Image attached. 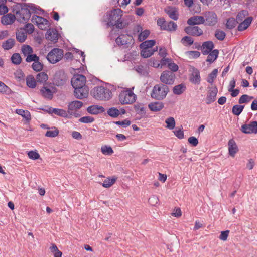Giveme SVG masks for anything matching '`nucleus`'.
<instances>
[{
  "mask_svg": "<svg viewBox=\"0 0 257 257\" xmlns=\"http://www.w3.org/2000/svg\"><path fill=\"white\" fill-rule=\"evenodd\" d=\"M191 74L189 77L190 81L194 84L198 85L200 83L201 77L199 71L194 67H191L190 70Z\"/></svg>",
  "mask_w": 257,
  "mask_h": 257,
  "instance_id": "obj_15",
  "label": "nucleus"
},
{
  "mask_svg": "<svg viewBox=\"0 0 257 257\" xmlns=\"http://www.w3.org/2000/svg\"><path fill=\"white\" fill-rule=\"evenodd\" d=\"M252 20L251 17H248L244 19L243 21L240 22V23L238 25L237 30L239 31H242L246 29L251 24Z\"/></svg>",
  "mask_w": 257,
  "mask_h": 257,
  "instance_id": "obj_26",
  "label": "nucleus"
},
{
  "mask_svg": "<svg viewBox=\"0 0 257 257\" xmlns=\"http://www.w3.org/2000/svg\"><path fill=\"white\" fill-rule=\"evenodd\" d=\"M229 233V230H225L223 231H221V233L219 235V238L223 241H225L227 240V237L228 236Z\"/></svg>",
  "mask_w": 257,
  "mask_h": 257,
  "instance_id": "obj_62",
  "label": "nucleus"
},
{
  "mask_svg": "<svg viewBox=\"0 0 257 257\" xmlns=\"http://www.w3.org/2000/svg\"><path fill=\"white\" fill-rule=\"evenodd\" d=\"M218 54L219 51L217 49L213 50L208 54L206 61L210 63L213 62L218 57Z\"/></svg>",
  "mask_w": 257,
  "mask_h": 257,
  "instance_id": "obj_32",
  "label": "nucleus"
},
{
  "mask_svg": "<svg viewBox=\"0 0 257 257\" xmlns=\"http://www.w3.org/2000/svg\"><path fill=\"white\" fill-rule=\"evenodd\" d=\"M218 73L217 69H214L211 73H210L207 77V81L211 84H212L214 79L216 78Z\"/></svg>",
  "mask_w": 257,
  "mask_h": 257,
  "instance_id": "obj_44",
  "label": "nucleus"
},
{
  "mask_svg": "<svg viewBox=\"0 0 257 257\" xmlns=\"http://www.w3.org/2000/svg\"><path fill=\"white\" fill-rule=\"evenodd\" d=\"M164 11L171 19L175 21L178 20L179 13L176 8L168 6L165 8Z\"/></svg>",
  "mask_w": 257,
  "mask_h": 257,
  "instance_id": "obj_19",
  "label": "nucleus"
},
{
  "mask_svg": "<svg viewBox=\"0 0 257 257\" xmlns=\"http://www.w3.org/2000/svg\"><path fill=\"white\" fill-rule=\"evenodd\" d=\"M22 52L23 54L25 56L32 54L33 52V49L29 45H24L22 47Z\"/></svg>",
  "mask_w": 257,
  "mask_h": 257,
  "instance_id": "obj_52",
  "label": "nucleus"
},
{
  "mask_svg": "<svg viewBox=\"0 0 257 257\" xmlns=\"http://www.w3.org/2000/svg\"><path fill=\"white\" fill-rule=\"evenodd\" d=\"M240 130L244 134H256L257 121H253L250 122L249 124H243Z\"/></svg>",
  "mask_w": 257,
  "mask_h": 257,
  "instance_id": "obj_13",
  "label": "nucleus"
},
{
  "mask_svg": "<svg viewBox=\"0 0 257 257\" xmlns=\"http://www.w3.org/2000/svg\"><path fill=\"white\" fill-rule=\"evenodd\" d=\"M141 55L144 58H147L152 56L154 53L157 50V47L154 49H148L144 48H141Z\"/></svg>",
  "mask_w": 257,
  "mask_h": 257,
  "instance_id": "obj_29",
  "label": "nucleus"
},
{
  "mask_svg": "<svg viewBox=\"0 0 257 257\" xmlns=\"http://www.w3.org/2000/svg\"><path fill=\"white\" fill-rule=\"evenodd\" d=\"M58 34L55 29H49L46 33V38L52 41H57L58 39Z\"/></svg>",
  "mask_w": 257,
  "mask_h": 257,
  "instance_id": "obj_27",
  "label": "nucleus"
},
{
  "mask_svg": "<svg viewBox=\"0 0 257 257\" xmlns=\"http://www.w3.org/2000/svg\"><path fill=\"white\" fill-rule=\"evenodd\" d=\"M16 112L18 114L23 116L28 121H29L31 119L30 113L28 110H24L22 109H17L16 110Z\"/></svg>",
  "mask_w": 257,
  "mask_h": 257,
  "instance_id": "obj_38",
  "label": "nucleus"
},
{
  "mask_svg": "<svg viewBox=\"0 0 257 257\" xmlns=\"http://www.w3.org/2000/svg\"><path fill=\"white\" fill-rule=\"evenodd\" d=\"M119 100L121 104H132L136 100V95L130 90L122 91L119 95Z\"/></svg>",
  "mask_w": 257,
  "mask_h": 257,
  "instance_id": "obj_5",
  "label": "nucleus"
},
{
  "mask_svg": "<svg viewBox=\"0 0 257 257\" xmlns=\"http://www.w3.org/2000/svg\"><path fill=\"white\" fill-rule=\"evenodd\" d=\"M169 92V89L167 85L163 83L156 84L151 93V97L157 100H162L166 98Z\"/></svg>",
  "mask_w": 257,
  "mask_h": 257,
  "instance_id": "obj_3",
  "label": "nucleus"
},
{
  "mask_svg": "<svg viewBox=\"0 0 257 257\" xmlns=\"http://www.w3.org/2000/svg\"><path fill=\"white\" fill-rule=\"evenodd\" d=\"M86 78L84 75L78 74L74 75L71 79V84L73 88L86 86Z\"/></svg>",
  "mask_w": 257,
  "mask_h": 257,
  "instance_id": "obj_12",
  "label": "nucleus"
},
{
  "mask_svg": "<svg viewBox=\"0 0 257 257\" xmlns=\"http://www.w3.org/2000/svg\"><path fill=\"white\" fill-rule=\"evenodd\" d=\"M15 44V40L13 38H9L3 42L2 47L5 50H9L12 48Z\"/></svg>",
  "mask_w": 257,
  "mask_h": 257,
  "instance_id": "obj_31",
  "label": "nucleus"
},
{
  "mask_svg": "<svg viewBox=\"0 0 257 257\" xmlns=\"http://www.w3.org/2000/svg\"><path fill=\"white\" fill-rule=\"evenodd\" d=\"M36 80L37 82L43 83L46 82L48 79V76L47 74L44 72H40L36 75Z\"/></svg>",
  "mask_w": 257,
  "mask_h": 257,
  "instance_id": "obj_36",
  "label": "nucleus"
},
{
  "mask_svg": "<svg viewBox=\"0 0 257 257\" xmlns=\"http://www.w3.org/2000/svg\"><path fill=\"white\" fill-rule=\"evenodd\" d=\"M150 34L149 30H145L141 32L138 36V40L140 42L145 40Z\"/></svg>",
  "mask_w": 257,
  "mask_h": 257,
  "instance_id": "obj_54",
  "label": "nucleus"
},
{
  "mask_svg": "<svg viewBox=\"0 0 257 257\" xmlns=\"http://www.w3.org/2000/svg\"><path fill=\"white\" fill-rule=\"evenodd\" d=\"M87 110L88 113L96 115L104 112L105 111V109L101 106L93 105L89 106L87 108Z\"/></svg>",
  "mask_w": 257,
  "mask_h": 257,
  "instance_id": "obj_24",
  "label": "nucleus"
},
{
  "mask_svg": "<svg viewBox=\"0 0 257 257\" xmlns=\"http://www.w3.org/2000/svg\"><path fill=\"white\" fill-rule=\"evenodd\" d=\"M237 23H238V22L234 18H229L227 20L225 25L226 27L228 29L231 30L235 27Z\"/></svg>",
  "mask_w": 257,
  "mask_h": 257,
  "instance_id": "obj_39",
  "label": "nucleus"
},
{
  "mask_svg": "<svg viewBox=\"0 0 257 257\" xmlns=\"http://www.w3.org/2000/svg\"><path fill=\"white\" fill-rule=\"evenodd\" d=\"M31 21L35 24H36L39 29L41 30L45 29L47 27H49L50 23L48 20L42 17L35 15L32 18Z\"/></svg>",
  "mask_w": 257,
  "mask_h": 257,
  "instance_id": "obj_10",
  "label": "nucleus"
},
{
  "mask_svg": "<svg viewBox=\"0 0 257 257\" xmlns=\"http://www.w3.org/2000/svg\"><path fill=\"white\" fill-rule=\"evenodd\" d=\"M117 177L115 176H113L112 177H108L102 183V186L105 188H109L115 183Z\"/></svg>",
  "mask_w": 257,
  "mask_h": 257,
  "instance_id": "obj_35",
  "label": "nucleus"
},
{
  "mask_svg": "<svg viewBox=\"0 0 257 257\" xmlns=\"http://www.w3.org/2000/svg\"><path fill=\"white\" fill-rule=\"evenodd\" d=\"M129 35L121 34L115 40V42L118 45H124L129 43V38H131Z\"/></svg>",
  "mask_w": 257,
  "mask_h": 257,
  "instance_id": "obj_28",
  "label": "nucleus"
},
{
  "mask_svg": "<svg viewBox=\"0 0 257 257\" xmlns=\"http://www.w3.org/2000/svg\"><path fill=\"white\" fill-rule=\"evenodd\" d=\"M16 39L20 43L24 42L27 38V34L22 31H18L16 34Z\"/></svg>",
  "mask_w": 257,
  "mask_h": 257,
  "instance_id": "obj_45",
  "label": "nucleus"
},
{
  "mask_svg": "<svg viewBox=\"0 0 257 257\" xmlns=\"http://www.w3.org/2000/svg\"><path fill=\"white\" fill-rule=\"evenodd\" d=\"M159 54L161 57H163L160 61L162 65H166V62L170 61V59L165 58L167 54L165 49L162 48H160Z\"/></svg>",
  "mask_w": 257,
  "mask_h": 257,
  "instance_id": "obj_33",
  "label": "nucleus"
},
{
  "mask_svg": "<svg viewBox=\"0 0 257 257\" xmlns=\"http://www.w3.org/2000/svg\"><path fill=\"white\" fill-rule=\"evenodd\" d=\"M167 124L166 127L169 130H173L175 126V121L173 117H169L165 120Z\"/></svg>",
  "mask_w": 257,
  "mask_h": 257,
  "instance_id": "obj_49",
  "label": "nucleus"
},
{
  "mask_svg": "<svg viewBox=\"0 0 257 257\" xmlns=\"http://www.w3.org/2000/svg\"><path fill=\"white\" fill-rule=\"evenodd\" d=\"M19 14L24 15V16H21L18 19V21L21 23L27 22L31 17L30 11L27 8H22L21 10H19Z\"/></svg>",
  "mask_w": 257,
  "mask_h": 257,
  "instance_id": "obj_21",
  "label": "nucleus"
},
{
  "mask_svg": "<svg viewBox=\"0 0 257 257\" xmlns=\"http://www.w3.org/2000/svg\"><path fill=\"white\" fill-rule=\"evenodd\" d=\"M25 30L29 34H32L34 30V26L31 23H28L25 25Z\"/></svg>",
  "mask_w": 257,
  "mask_h": 257,
  "instance_id": "obj_64",
  "label": "nucleus"
},
{
  "mask_svg": "<svg viewBox=\"0 0 257 257\" xmlns=\"http://www.w3.org/2000/svg\"><path fill=\"white\" fill-rule=\"evenodd\" d=\"M218 92V89L216 86L208 87V92L206 98V103L207 104H210L216 100V95Z\"/></svg>",
  "mask_w": 257,
  "mask_h": 257,
  "instance_id": "obj_14",
  "label": "nucleus"
},
{
  "mask_svg": "<svg viewBox=\"0 0 257 257\" xmlns=\"http://www.w3.org/2000/svg\"><path fill=\"white\" fill-rule=\"evenodd\" d=\"M16 19V17L11 13L4 15L1 18V22L4 25H11L13 24Z\"/></svg>",
  "mask_w": 257,
  "mask_h": 257,
  "instance_id": "obj_23",
  "label": "nucleus"
},
{
  "mask_svg": "<svg viewBox=\"0 0 257 257\" xmlns=\"http://www.w3.org/2000/svg\"><path fill=\"white\" fill-rule=\"evenodd\" d=\"M244 108V105H235L232 107V112L233 114L238 116L242 112Z\"/></svg>",
  "mask_w": 257,
  "mask_h": 257,
  "instance_id": "obj_42",
  "label": "nucleus"
},
{
  "mask_svg": "<svg viewBox=\"0 0 257 257\" xmlns=\"http://www.w3.org/2000/svg\"><path fill=\"white\" fill-rule=\"evenodd\" d=\"M36 79L32 75H29L26 78L27 85L31 88H34L36 86Z\"/></svg>",
  "mask_w": 257,
  "mask_h": 257,
  "instance_id": "obj_37",
  "label": "nucleus"
},
{
  "mask_svg": "<svg viewBox=\"0 0 257 257\" xmlns=\"http://www.w3.org/2000/svg\"><path fill=\"white\" fill-rule=\"evenodd\" d=\"M155 41L154 40H146L142 42L140 45V48H144L148 49H151L152 47L155 44Z\"/></svg>",
  "mask_w": 257,
  "mask_h": 257,
  "instance_id": "obj_43",
  "label": "nucleus"
},
{
  "mask_svg": "<svg viewBox=\"0 0 257 257\" xmlns=\"http://www.w3.org/2000/svg\"><path fill=\"white\" fill-rule=\"evenodd\" d=\"M0 93L9 95L12 93V91L4 82L0 81Z\"/></svg>",
  "mask_w": 257,
  "mask_h": 257,
  "instance_id": "obj_40",
  "label": "nucleus"
},
{
  "mask_svg": "<svg viewBox=\"0 0 257 257\" xmlns=\"http://www.w3.org/2000/svg\"><path fill=\"white\" fill-rule=\"evenodd\" d=\"M205 19V25L213 26L216 25L218 18L216 13L213 11H206L203 13Z\"/></svg>",
  "mask_w": 257,
  "mask_h": 257,
  "instance_id": "obj_7",
  "label": "nucleus"
},
{
  "mask_svg": "<svg viewBox=\"0 0 257 257\" xmlns=\"http://www.w3.org/2000/svg\"><path fill=\"white\" fill-rule=\"evenodd\" d=\"M52 111L51 112H53V113L61 116L63 117H67L68 116L67 112L64 109H58V108H54L51 109Z\"/></svg>",
  "mask_w": 257,
  "mask_h": 257,
  "instance_id": "obj_46",
  "label": "nucleus"
},
{
  "mask_svg": "<svg viewBox=\"0 0 257 257\" xmlns=\"http://www.w3.org/2000/svg\"><path fill=\"white\" fill-rule=\"evenodd\" d=\"M74 96L77 99H82L88 97L89 94V88L87 86L75 87Z\"/></svg>",
  "mask_w": 257,
  "mask_h": 257,
  "instance_id": "obj_11",
  "label": "nucleus"
},
{
  "mask_svg": "<svg viewBox=\"0 0 257 257\" xmlns=\"http://www.w3.org/2000/svg\"><path fill=\"white\" fill-rule=\"evenodd\" d=\"M148 107L152 111H159L164 107V104L160 101L152 102L148 105Z\"/></svg>",
  "mask_w": 257,
  "mask_h": 257,
  "instance_id": "obj_30",
  "label": "nucleus"
},
{
  "mask_svg": "<svg viewBox=\"0 0 257 257\" xmlns=\"http://www.w3.org/2000/svg\"><path fill=\"white\" fill-rule=\"evenodd\" d=\"M167 64L168 67L169 69L171 70L172 72H176L178 70V66L177 64H176L174 62H171V60L170 59V62H166V64Z\"/></svg>",
  "mask_w": 257,
  "mask_h": 257,
  "instance_id": "obj_60",
  "label": "nucleus"
},
{
  "mask_svg": "<svg viewBox=\"0 0 257 257\" xmlns=\"http://www.w3.org/2000/svg\"><path fill=\"white\" fill-rule=\"evenodd\" d=\"M79 120L82 123H89L93 122L94 121V118L90 116H86L82 117Z\"/></svg>",
  "mask_w": 257,
  "mask_h": 257,
  "instance_id": "obj_59",
  "label": "nucleus"
},
{
  "mask_svg": "<svg viewBox=\"0 0 257 257\" xmlns=\"http://www.w3.org/2000/svg\"><path fill=\"white\" fill-rule=\"evenodd\" d=\"M228 151L229 154L232 156L234 157L235 154L238 151V147L236 145V144L235 141L233 139H230L228 143Z\"/></svg>",
  "mask_w": 257,
  "mask_h": 257,
  "instance_id": "obj_25",
  "label": "nucleus"
},
{
  "mask_svg": "<svg viewBox=\"0 0 257 257\" xmlns=\"http://www.w3.org/2000/svg\"><path fill=\"white\" fill-rule=\"evenodd\" d=\"M214 45L212 41H206L202 44L201 50L203 55H206L208 54L210 52H212Z\"/></svg>",
  "mask_w": 257,
  "mask_h": 257,
  "instance_id": "obj_22",
  "label": "nucleus"
},
{
  "mask_svg": "<svg viewBox=\"0 0 257 257\" xmlns=\"http://www.w3.org/2000/svg\"><path fill=\"white\" fill-rule=\"evenodd\" d=\"M189 25L195 26L205 23L204 17L201 16H194L190 17L187 21Z\"/></svg>",
  "mask_w": 257,
  "mask_h": 257,
  "instance_id": "obj_20",
  "label": "nucleus"
},
{
  "mask_svg": "<svg viewBox=\"0 0 257 257\" xmlns=\"http://www.w3.org/2000/svg\"><path fill=\"white\" fill-rule=\"evenodd\" d=\"M249 96L247 94L242 95L238 100V103L239 104H242L245 103H247L249 101V99H248Z\"/></svg>",
  "mask_w": 257,
  "mask_h": 257,
  "instance_id": "obj_63",
  "label": "nucleus"
},
{
  "mask_svg": "<svg viewBox=\"0 0 257 257\" xmlns=\"http://www.w3.org/2000/svg\"><path fill=\"white\" fill-rule=\"evenodd\" d=\"M83 105V103L80 101L75 100L72 101L68 105V112L70 115H75V111L79 109Z\"/></svg>",
  "mask_w": 257,
  "mask_h": 257,
  "instance_id": "obj_18",
  "label": "nucleus"
},
{
  "mask_svg": "<svg viewBox=\"0 0 257 257\" xmlns=\"http://www.w3.org/2000/svg\"><path fill=\"white\" fill-rule=\"evenodd\" d=\"M51 128L53 130L46 132L45 134L46 137L53 138L58 135L59 131L56 127H52Z\"/></svg>",
  "mask_w": 257,
  "mask_h": 257,
  "instance_id": "obj_50",
  "label": "nucleus"
},
{
  "mask_svg": "<svg viewBox=\"0 0 257 257\" xmlns=\"http://www.w3.org/2000/svg\"><path fill=\"white\" fill-rule=\"evenodd\" d=\"M194 40L190 36H186L183 37L181 40V42L184 46L191 45L193 44Z\"/></svg>",
  "mask_w": 257,
  "mask_h": 257,
  "instance_id": "obj_47",
  "label": "nucleus"
},
{
  "mask_svg": "<svg viewBox=\"0 0 257 257\" xmlns=\"http://www.w3.org/2000/svg\"><path fill=\"white\" fill-rule=\"evenodd\" d=\"M38 60H39V57L37 56L36 54H32V53L27 56L26 58V61L27 62H30L32 61L35 62Z\"/></svg>",
  "mask_w": 257,
  "mask_h": 257,
  "instance_id": "obj_57",
  "label": "nucleus"
},
{
  "mask_svg": "<svg viewBox=\"0 0 257 257\" xmlns=\"http://www.w3.org/2000/svg\"><path fill=\"white\" fill-rule=\"evenodd\" d=\"M101 152L103 154L111 155L113 150L111 147L104 145L101 147Z\"/></svg>",
  "mask_w": 257,
  "mask_h": 257,
  "instance_id": "obj_55",
  "label": "nucleus"
},
{
  "mask_svg": "<svg viewBox=\"0 0 257 257\" xmlns=\"http://www.w3.org/2000/svg\"><path fill=\"white\" fill-rule=\"evenodd\" d=\"M12 62L16 65L20 64L22 61V58L19 53H14L11 57Z\"/></svg>",
  "mask_w": 257,
  "mask_h": 257,
  "instance_id": "obj_53",
  "label": "nucleus"
},
{
  "mask_svg": "<svg viewBox=\"0 0 257 257\" xmlns=\"http://www.w3.org/2000/svg\"><path fill=\"white\" fill-rule=\"evenodd\" d=\"M247 14V12L245 10H242L239 12L236 16V20L238 22V23H239L240 22H241L243 21V20L244 19L245 16Z\"/></svg>",
  "mask_w": 257,
  "mask_h": 257,
  "instance_id": "obj_56",
  "label": "nucleus"
},
{
  "mask_svg": "<svg viewBox=\"0 0 257 257\" xmlns=\"http://www.w3.org/2000/svg\"><path fill=\"white\" fill-rule=\"evenodd\" d=\"M40 92L43 97L51 100L53 97V94L56 93V88L54 87L49 88L47 86H43L41 88Z\"/></svg>",
  "mask_w": 257,
  "mask_h": 257,
  "instance_id": "obj_17",
  "label": "nucleus"
},
{
  "mask_svg": "<svg viewBox=\"0 0 257 257\" xmlns=\"http://www.w3.org/2000/svg\"><path fill=\"white\" fill-rule=\"evenodd\" d=\"M32 67L35 71L39 72L43 69L44 65L42 63L40 62L39 60H38L33 63Z\"/></svg>",
  "mask_w": 257,
  "mask_h": 257,
  "instance_id": "obj_48",
  "label": "nucleus"
},
{
  "mask_svg": "<svg viewBox=\"0 0 257 257\" xmlns=\"http://www.w3.org/2000/svg\"><path fill=\"white\" fill-rule=\"evenodd\" d=\"M123 11L119 8L113 9L107 13V25L114 26L119 29H123L125 25L123 23L121 18Z\"/></svg>",
  "mask_w": 257,
  "mask_h": 257,
  "instance_id": "obj_1",
  "label": "nucleus"
},
{
  "mask_svg": "<svg viewBox=\"0 0 257 257\" xmlns=\"http://www.w3.org/2000/svg\"><path fill=\"white\" fill-rule=\"evenodd\" d=\"M114 123L118 125H120L123 128H126L127 127V126H128L131 122V121L126 119H124V120L123 121H115L114 122Z\"/></svg>",
  "mask_w": 257,
  "mask_h": 257,
  "instance_id": "obj_58",
  "label": "nucleus"
},
{
  "mask_svg": "<svg viewBox=\"0 0 257 257\" xmlns=\"http://www.w3.org/2000/svg\"><path fill=\"white\" fill-rule=\"evenodd\" d=\"M157 25L161 30L168 31H175L177 28V25L173 21L167 22L164 18H160L157 20Z\"/></svg>",
  "mask_w": 257,
  "mask_h": 257,
  "instance_id": "obj_6",
  "label": "nucleus"
},
{
  "mask_svg": "<svg viewBox=\"0 0 257 257\" xmlns=\"http://www.w3.org/2000/svg\"><path fill=\"white\" fill-rule=\"evenodd\" d=\"M107 114L112 117L116 118L120 114V112L117 108L111 107L107 110Z\"/></svg>",
  "mask_w": 257,
  "mask_h": 257,
  "instance_id": "obj_41",
  "label": "nucleus"
},
{
  "mask_svg": "<svg viewBox=\"0 0 257 257\" xmlns=\"http://www.w3.org/2000/svg\"><path fill=\"white\" fill-rule=\"evenodd\" d=\"M63 57V51L62 49L54 48L48 53L47 59L50 63L55 64L61 60Z\"/></svg>",
  "mask_w": 257,
  "mask_h": 257,
  "instance_id": "obj_4",
  "label": "nucleus"
},
{
  "mask_svg": "<svg viewBox=\"0 0 257 257\" xmlns=\"http://www.w3.org/2000/svg\"><path fill=\"white\" fill-rule=\"evenodd\" d=\"M67 81L66 74L64 71L60 70L56 72L53 79V83L57 86L64 85Z\"/></svg>",
  "mask_w": 257,
  "mask_h": 257,
  "instance_id": "obj_9",
  "label": "nucleus"
},
{
  "mask_svg": "<svg viewBox=\"0 0 257 257\" xmlns=\"http://www.w3.org/2000/svg\"><path fill=\"white\" fill-rule=\"evenodd\" d=\"M186 90V86L183 84H180L175 86L173 88V92L176 95H180Z\"/></svg>",
  "mask_w": 257,
  "mask_h": 257,
  "instance_id": "obj_34",
  "label": "nucleus"
},
{
  "mask_svg": "<svg viewBox=\"0 0 257 257\" xmlns=\"http://www.w3.org/2000/svg\"><path fill=\"white\" fill-rule=\"evenodd\" d=\"M91 94L95 99L98 100L107 101L112 97L111 90L102 86L94 87L91 91Z\"/></svg>",
  "mask_w": 257,
  "mask_h": 257,
  "instance_id": "obj_2",
  "label": "nucleus"
},
{
  "mask_svg": "<svg viewBox=\"0 0 257 257\" xmlns=\"http://www.w3.org/2000/svg\"><path fill=\"white\" fill-rule=\"evenodd\" d=\"M184 31L188 35L200 36L203 34V30L198 26L190 25L185 28Z\"/></svg>",
  "mask_w": 257,
  "mask_h": 257,
  "instance_id": "obj_16",
  "label": "nucleus"
},
{
  "mask_svg": "<svg viewBox=\"0 0 257 257\" xmlns=\"http://www.w3.org/2000/svg\"><path fill=\"white\" fill-rule=\"evenodd\" d=\"M175 78L174 73L171 71H164L160 76V81L165 85H172Z\"/></svg>",
  "mask_w": 257,
  "mask_h": 257,
  "instance_id": "obj_8",
  "label": "nucleus"
},
{
  "mask_svg": "<svg viewBox=\"0 0 257 257\" xmlns=\"http://www.w3.org/2000/svg\"><path fill=\"white\" fill-rule=\"evenodd\" d=\"M214 36L218 40L222 41L225 38L226 34L223 31L217 29L215 31Z\"/></svg>",
  "mask_w": 257,
  "mask_h": 257,
  "instance_id": "obj_51",
  "label": "nucleus"
},
{
  "mask_svg": "<svg viewBox=\"0 0 257 257\" xmlns=\"http://www.w3.org/2000/svg\"><path fill=\"white\" fill-rule=\"evenodd\" d=\"M29 158L33 160H37L40 158V155L36 151H31L28 153Z\"/></svg>",
  "mask_w": 257,
  "mask_h": 257,
  "instance_id": "obj_61",
  "label": "nucleus"
}]
</instances>
